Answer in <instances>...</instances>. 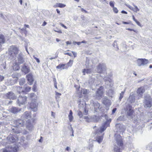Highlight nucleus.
<instances>
[{"instance_id":"obj_1","label":"nucleus","mask_w":152,"mask_h":152,"mask_svg":"<svg viewBox=\"0 0 152 152\" xmlns=\"http://www.w3.org/2000/svg\"><path fill=\"white\" fill-rule=\"evenodd\" d=\"M102 116L105 118L106 121L100 128V130L98 129L96 130V141L99 143H100L103 140V134H102V132L109 126L110 123L111 121V119L109 118L107 115L106 114H103Z\"/></svg>"},{"instance_id":"obj_2","label":"nucleus","mask_w":152,"mask_h":152,"mask_svg":"<svg viewBox=\"0 0 152 152\" xmlns=\"http://www.w3.org/2000/svg\"><path fill=\"white\" fill-rule=\"evenodd\" d=\"M31 118V114L30 112L26 111L22 115L21 120H23L25 122L24 120L26 121V128L29 130L31 131L33 128V124L34 120L33 119H30Z\"/></svg>"},{"instance_id":"obj_3","label":"nucleus","mask_w":152,"mask_h":152,"mask_svg":"<svg viewBox=\"0 0 152 152\" xmlns=\"http://www.w3.org/2000/svg\"><path fill=\"white\" fill-rule=\"evenodd\" d=\"M19 51L18 48L15 46H10L8 49L9 58L10 60L15 59Z\"/></svg>"},{"instance_id":"obj_4","label":"nucleus","mask_w":152,"mask_h":152,"mask_svg":"<svg viewBox=\"0 0 152 152\" xmlns=\"http://www.w3.org/2000/svg\"><path fill=\"white\" fill-rule=\"evenodd\" d=\"M14 128H12V130L15 133L18 134L20 133V131L17 128L23 126L24 125V121L19 119L14 121Z\"/></svg>"},{"instance_id":"obj_5","label":"nucleus","mask_w":152,"mask_h":152,"mask_svg":"<svg viewBox=\"0 0 152 152\" xmlns=\"http://www.w3.org/2000/svg\"><path fill=\"white\" fill-rule=\"evenodd\" d=\"M143 103L145 108L151 107L152 106V99L151 96L148 94H145Z\"/></svg>"},{"instance_id":"obj_6","label":"nucleus","mask_w":152,"mask_h":152,"mask_svg":"<svg viewBox=\"0 0 152 152\" xmlns=\"http://www.w3.org/2000/svg\"><path fill=\"white\" fill-rule=\"evenodd\" d=\"M19 150L18 146L13 144L12 145H9L7 146L5 149H3L0 151V152H17Z\"/></svg>"},{"instance_id":"obj_7","label":"nucleus","mask_w":152,"mask_h":152,"mask_svg":"<svg viewBox=\"0 0 152 152\" xmlns=\"http://www.w3.org/2000/svg\"><path fill=\"white\" fill-rule=\"evenodd\" d=\"M134 111L132 110L130 106H129L127 109V113L128 117L129 118L132 119L134 121H137L138 120L136 118L137 117L134 114Z\"/></svg>"},{"instance_id":"obj_8","label":"nucleus","mask_w":152,"mask_h":152,"mask_svg":"<svg viewBox=\"0 0 152 152\" xmlns=\"http://www.w3.org/2000/svg\"><path fill=\"white\" fill-rule=\"evenodd\" d=\"M145 91L144 88L143 87H141L139 88L137 90L136 96V99H139L142 97L143 96V94Z\"/></svg>"},{"instance_id":"obj_9","label":"nucleus","mask_w":152,"mask_h":152,"mask_svg":"<svg viewBox=\"0 0 152 152\" xmlns=\"http://www.w3.org/2000/svg\"><path fill=\"white\" fill-rule=\"evenodd\" d=\"M137 65L139 66H145L149 63V61L145 58H139L137 60Z\"/></svg>"},{"instance_id":"obj_10","label":"nucleus","mask_w":152,"mask_h":152,"mask_svg":"<svg viewBox=\"0 0 152 152\" xmlns=\"http://www.w3.org/2000/svg\"><path fill=\"white\" fill-rule=\"evenodd\" d=\"M27 99V97L24 96H20L18 97L17 103L19 106H20L21 104L23 105L25 104Z\"/></svg>"},{"instance_id":"obj_11","label":"nucleus","mask_w":152,"mask_h":152,"mask_svg":"<svg viewBox=\"0 0 152 152\" xmlns=\"http://www.w3.org/2000/svg\"><path fill=\"white\" fill-rule=\"evenodd\" d=\"M7 140L9 143H13L18 141V138L17 137H15L11 134L9 135L7 138Z\"/></svg>"},{"instance_id":"obj_12","label":"nucleus","mask_w":152,"mask_h":152,"mask_svg":"<svg viewBox=\"0 0 152 152\" xmlns=\"http://www.w3.org/2000/svg\"><path fill=\"white\" fill-rule=\"evenodd\" d=\"M103 87L101 86L96 91V98L98 99H101L102 96L103 92Z\"/></svg>"},{"instance_id":"obj_13","label":"nucleus","mask_w":152,"mask_h":152,"mask_svg":"<svg viewBox=\"0 0 152 152\" xmlns=\"http://www.w3.org/2000/svg\"><path fill=\"white\" fill-rule=\"evenodd\" d=\"M90 103L91 106H93L94 107L95 111H96L98 109H100L102 107L100 104L97 102H94L93 100H91L90 101Z\"/></svg>"},{"instance_id":"obj_14","label":"nucleus","mask_w":152,"mask_h":152,"mask_svg":"<svg viewBox=\"0 0 152 152\" xmlns=\"http://www.w3.org/2000/svg\"><path fill=\"white\" fill-rule=\"evenodd\" d=\"M106 70V66L104 64H99L96 68L97 72L99 73H102Z\"/></svg>"},{"instance_id":"obj_15","label":"nucleus","mask_w":152,"mask_h":152,"mask_svg":"<svg viewBox=\"0 0 152 152\" xmlns=\"http://www.w3.org/2000/svg\"><path fill=\"white\" fill-rule=\"evenodd\" d=\"M115 138L117 145L120 146H121L123 145L122 138L120 134H115Z\"/></svg>"},{"instance_id":"obj_16","label":"nucleus","mask_w":152,"mask_h":152,"mask_svg":"<svg viewBox=\"0 0 152 152\" xmlns=\"http://www.w3.org/2000/svg\"><path fill=\"white\" fill-rule=\"evenodd\" d=\"M115 127L117 129L116 132H117L123 133L125 130V126L122 124H116Z\"/></svg>"},{"instance_id":"obj_17","label":"nucleus","mask_w":152,"mask_h":152,"mask_svg":"<svg viewBox=\"0 0 152 152\" xmlns=\"http://www.w3.org/2000/svg\"><path fill=\"white\" fill-rule=\"evenodd\" d=\"M4 96L6 98L14 99L16 98L15 94L12 92L10 91L5 94Z\"/></svg>"},{"instance_id":"obj_18","label":"nucleus","mask_w":152,"mask_h":152,"mask_svg":"<svg viewBox=\"0 0 152 152\" xmlns=\"http://www.w3.org/2000/svg\"><path fill=\"white\" fill-rule=\"evenodd\" d=\"M24 56L22 53H20L17 57L18 63L19 64H23L24 62Z\"/></svg>"},{"instance_id":"obj_19","label":"nucleus","mask_w":152,"mask_h":152,"mask_svg":"<svg viewBox=\"0 0 152 152\" xmlns=\"http://www.w3.org/2000/svg\"><path fill=\"white\" fill-rule=\"evenodd\" d=\"M104 79L105 84L110 87H111L113 85V82L111 78L109 77H106L104 78Z\"/></svg>"},{"instance_id":"obj_20","label":"nucleus","mask_w":152,"mask_h":152,"mask_svg":"<svg viewBox=\"0 0 152 152\" xmlns=\"http://www.w3.org/2000/svg\"><path fill=\"white\" fill-rule=\"evenodd\" d=\"M37 106L35 101L31 102L30 104V107L32 110V111L36 112L37 110Z\"/></svg>"},{"instance_id":"obj_21","label":"nucleus","mask_w":152,"mask_h":152,"mask_svg":"<svg viewBox=\"0 0 152 152\" xmlns=\"http://www.w3.org/2000/svg\"><path fill=\"white\" fill-rule=\"evenodd\" d=\"M26 77L27 80L29 83V85H32L34 80L33 75L32 74L30 73L26 75Z\"/></svg>"},{"instance_id":"obj_22","label":"nucleus","mask_w":152,"mask_h":152,"mask_svg":"<svg viewBox=\"0 0 152 152\" xmlns=\"http://www.w3.org/2000/svg\"><path fill=\"white\" fill-rule=\"evenodd\" d=\"M6 40L4 36L0 34V49L1 48L2 45L5 43Z\"/></svg>"},{"instance_id":"obj_23","label":"nucleus","mask_w":152,"mask_h":152,"mask_svg":"<svg viewBox=\"0 0 152 152\" xmlns=\"http://www.w3.org/2000/svg\"><path fill=\"white\" fill-rule=\"evenodd\" d=\"M56 68L59 70H61L64 69H66L68 68V66L66 64H60L56 66Z\"/></svg>"},{"instance_id":"obj_24","label":"nucleus","mask_w":152,"mask_h":152,"mask_svg":"<svg viewBox=\"0 0 152 152\" xmlns=\"http://www.w3.org/2000/svg\"><path fill=\"white\" fill-rule=\"evenodd\" d=\"M102 103L106 106H110L111 104L110 101L108 99L107 97H104L103 99Z\"/></svg>"},{"instance_id":"obj_25","label":"nucleus","mask_w":152,"mask_h":152,"mask_svg":"<svg viewBox=\"0 0 152 152\" xmlns=\"http://www.w3.org/2000/svg\"><path fill=\"white\" fill-rule=\"evenodd\" d=\"M21 70L25 74L28 73L30 71V69L26 65H23L21 68Z\"/></svg>"},{"instance_id":"obj_26","label":"nucleus","mask_w":152,"mask_h":152,"mask_svg":"<svg viewBox=\"0 0 152 152\" xmlns=\"http://www.w3.org/2000/svg\"><path fill=\"white\" fill-rule=\"evenodd\" d=\"M10 112L13 113H16L20 111V109H18L15 107H12L9 109Z\"/></svg>"},{"instance_id":"obj_27","label":"nucleus","mask_w":152,"mask_h":152,"mask_svg":"<svg viewBox=\"0 0 152 152\" xmlns=\"http://www.w3.org/2000/svg\"><path fill=\"white\" fill-rule=\"evenodd\" d=\"M136 96H137L136 95V96H134L133 94H132V95H130L129 96L128 99V101L131 103L134 102L135 101V97L136 98Z\"/></svg>"},{"instance_id":"obj_28","label":"nucleus","mask_w":152,"mask_h":152,"mask_svg":"<svg viewBox=\"0 0 152 152\" xmlns=\"http://www.w3.org/2000/svg\"><path fill=\"white\" fill-rule=\"evenodd\" d=\"M89 84L91 86H93L96 84L97 85V84H96L95 80L94 78H91L89 80Z\"/></svg>"},{"instance_id":"obj_29","label":"nucleus","mask_w":152,"mask_h":152,"mask_svg":"<svg viewBox=\"0 0 152 152\" xmlns=\"http://www.w3.org/2000/svg\"><path fill=\"white\" fill-rule=\"evenodd\" d=\"M92 71V70L90 69H84L83 70L82 72L83 73V75H85L86 74V73L87 74L91 73Z\"/></svg>"},{"instance_id":"obj_30","label":"nucleus","mask_w":152,"mask_h":152,"mask_svg":"<svg viewBox=\"0 0 152 152\" xmlns=\"http://www.w3.org/2000/svg\"><path fill=\"white\" fill-rule=\"evenodd\" d=\"M66 5L60 3H57L54 6V7H60V8H64L66 7Z\"/></svg>"},{"instance_id":"obj_31","label":"nucleus","mask_w":152,"mask_h":152,"mask_svg":"<svg viewBox=\"0 0 152 152\" xmlns=\"http://www.w3.org/2000/svg\"><path fill=\"white\" fill-rule=\"evenodd\" d=\"M24 89V91L23 92H29L31 89V88L30 87L27 86L26 85H25L24 86V88H23Z\"/></svg>"},{"instance_id":"obj_32","label":"nucleus","mask_w":152,"mask_h":152,"mask_svg":"<svg viewBox=\"0 0 152 152\" xmlns=\"http://www.w3.org/2000/svg\"><path fill=\"white\" fill-rule=\"evenodd\" d=\"M69 121L71 122L73 119V117L72 116V110H70L69 111V114L68 115Z\"/></svg>"},{"instance_id":"obj_33","label":"nucleus","mask_w":152,"mask_h":152,"mask_svg":"<svg viewBox=\"0 0 152 152\" xmlns=\"http://www.w3.org/2000/svg\"><path fill=\"white\" fill-rule=\"evenodd\" d=\"M13 69L15 71L18 70L20 69V67L19 66L18 64L17 63L13 64Z\"/></svg>"},{"instance_id":"obj_34","label":"nucleus","mask_w":152,"mask_h":152,"mask_svg":"<svg viewBox=\"0 0 152 152\" xmlns=\"http://www.w3.org/2000/svg\"><path fill=\"white\" fill-rule=\"evenodd\" d=\"M16 91L18 92L19 94H20L22 92H23L24 89L22 87H18L17 88Z\"/></svg>"},{"instance_id":"obj_35","label":"nucleus","mask_w":152,"mask_h":152,"mask_svg":"<svg viewBox=\"0 0 152 152\" xmlns=\"http://www.w3.org/2000/svg\"><path fill=\"white\" fill-rule=\"evenodd\" d=\"M19 84L20 85H23L25 83V79L24 78H21L19 81Z\"/></svg>"},{"instance_id":"obj_36","label":"nucleus","mask_w":152,"mask_h":152,"mask_svg":"<svg viewBox=\"0 0 152 152\" xmlns=\"http://www.w3.org/2000/svg\"><path fill=\"white\" fill-rule=\"evenodd\" d=\"M133 5L135 7L134 8L133 7L132 9V10L136 12H137V11H139V9L134 4H133Z\"/></svg>"},{"instance_id":"obj_37","label":"nucleus","mask_w":152,"mask_h":152,"mask_svg":"<svg viewBox=\"0 0 152 152\" xmlns=\"http://www.w3.org/2000/svg\"><path fill=\"white\" fill-rule=\"evenodd\" d=\"M114 150L115 151L117 152H121V148L120 147L115 146L114 148Z\"/></svg>"},{"instance_id":"obj_38","label":"nucleus","mask_w":152,"mask_h":152,"mask_svg":"<svg viewBox=\"0 0 152 152\" xmlns=\"http://www.w3.org/2000/svg\"><path fill=\"white\" fill-rule=\"evenodd\" d=\"M125 92V91H122L120 94V96L119 97V100L121 101V99L123 98L124 95V94Z\"/></svg>"},{"instance_id":"obj_39","label":"nucleus","mask_w":152,"mask_h":152,"mask_svg":"<svg viewBox=\"0 0 152 152\" xmlns=\"http://www.w3.org/2000/svg\"><path fill=\"white\" fill-rule=\"evenodd\" d=\"M73 60H70L69 62L67 64H66L68 66V68L69 66H71L72 65L73 62Z\"/></svg>"},{"instance_id":"obj_40","label":"nucleus","mask_w":152,"mask_h":152,"mask_svg":"<svg viewBox=\"0 0 152 152\" xmlns=\"http://www.w3.org/2000/svg\"><path fill=\"white\" fill-rule=\"evenodd\" d=\"M89 92V91L86 89H84L82 91L83 93L85 94H87Z\"/></svg>"},{"instance_id":"obj_41","label":"nucleus","mask_w":152,"mask_h":152,"mask_svg":"<svg viewBox=\"0 0 152 152\" xmlns=\"http://www.w3.org/2000/svg\"><path fill=\"white\" fill-rule=\"evenodd\" d=\"M124 116H121L118 118L117 120L119 121H122L124 120Z\"/></svg>"},{"instance_id":"obj_42","label":"nucleus","mask_w":152,"mask_h":152,"mask_svg":"<svg viewBox=\"0 0 152 152\" xmlns=\"http://www.w3.org/2000/svg\"><path fill=\"white\" fill-rule=\"evenodd\" d=\"M113 10L114 12L115 13H117L118 12V10L116 7H114L113 8Z\"/></svg>"},{"instance_id":"obj_43","label":"nucleus","mask_w":152,"mask_h":152,"mask_svg":"<svg viewBox=\"0 0 152 152\" xmlns=\"http://www.w3.org/2000/svg\"><path fill=\"white\" fill-rule=\"evenodd\" d=\"M110 5L113 8L114 7V2L112 1H110Z\"/></svg>"},{"instance_id":"obj_44","label":"nucleus","mask_w":152,"mask_h":152,"mask_svg":"<svg viewBox=\"0 0 152 152\" xmlns=\"http://www.w3.org/2000/svg\"><path fill=\"white\" fill-rule=\"evenodd\" d=\"M78 115L80 117V118H81L83 116V114H82V113L80 110L79 111L78 113Z\"/></svg>"},{"instance_id":"obj_45","label":"nucleus","mask_w":152,"mask_h":152,"mask_svg":"<svg viewBox=\"0 0 152 152\" xmlns=\"http://www.w3.org/2000/svg\"><path fill=\"white\" fill-rule=\"evenodd\" d=\"M88 111L86 110V108L85 107L84 111L83 112V114L85 115H86L88 113Z\"/></svg>"},{"instance_id":"obj_46","label":"nucleus","mask_w":152,"mask_h":152,"mask_svg":"<svg viewBox=\"0 0 152 152\" xmlns=\"http://www.w3.org/2000/svg\"><path fill=\"white\" fill-rule=\"evenodd\" d=\"M56 95L57 96H56V99H57V98H59L57 96H61V94L58 93V92L56 91Z\"/></svg>"},{"instance_id":"obj_47","label":"nucleus","mask_w":152,"mask_h":152,"mask_svg":"<svg viewBox=\"0 0 152 152\" xmlns=\"http://www.w3.org/2000/svg\"><path fill=\"white\" fill-rule=\"evenodd\" d=\"M37 86L35 84H34L33 86V88L32 89L33 91H36Z\"/></svg>"},{"instance_id":"obj_48","label":"nucleus","mask_w":152,"mask_h":152,"mask_svg":"<svg viewBox=\"0 0 152 152\" xmlns=\"http://www.w3.org/2000/svg\"><path fill=\"white\" fill-rule=\"evenodd\" d=\"M93 147V145L92 143H90L88 147V148L89 149H91Z\"/></svg>"},{"instance_id":"obj_49","label":"nucleus","mask_w":152,"mask_h":152,"mask_svg":"<svg viewBox=\"0 0 152 152\" xmlns=\"http://www.w3.org/2000/svg\"><path fill=\"white\" fill-rule=\"evenodd\" d=\"M100 1L103 4L106 3L108 4V2L106 0H100Z\"/></svg>"},{"instance_id":"obj_50","label":"nucleus","mask_w":152,"mask_h":152,"mask_svg":"<svg viewBox=\"0 0 152 152\" xmlns=\"http://www.w3.org/2000/svg\"><path fill=\"white\" fill-rule=\"evenodd\" d=\"M126 6L127 7H128L129 8L130 10H132V9L133 7L130 6V5L126 4H125Z\"/></svg>"},{"instance_id":"obj_51","label":"nucleus","mask_w":152,"mask_h":152,"mask_svg":"<svg viewBox=\"0 0 152 152\" xmlns=\"http://www.w3.org/2000/svg\"><path fill=\"white\" fill-rule=\"evenodd\" d=\"M116 109H117L116 108H115L113 109V110H112V114H113L115 113V111L116 110Z\"/></svg>"},{"instance_id":"obj_52","label":"nucleus","mask_w":152,"mask_h":152,"mask_svg":"<svg viewBox=\"0 0 152 152\" xmlns=\"http://www.w3.org/2000/svg\"><path fill=\"white\" fill-rule=\"evenodd\" d=\"M34 58L36 60V61L38 63H39L40 62L39 59L37 58V57H35L34 56H33Z\"/></svg>"},{"instance_id":"obj_53","label":"nucleus","mask_w":152,"mask_h":152,"mask_svg":"<svg viewBox=\"0 0 152 152\" xmlns=\"http://www.w3.org/2000/svg\"><path fill=\"white\" fill-rule=\"evenodd\" d=\"M35 96H36L35 94L34 93H31L30 94V96L31 98Z\"/></svg>"},{"instance_id":"obj_54","label":"nucleus","mask_w":152,"mask_h":152,"mask_svg":"<svg viewBox=\"0 0 152 152\" xmlns=\"http://www.w3.org/2000/svg\"><path fill=\"white\" fill-rule=\"evenodd\" d=\"M72 53H73L74 57H76L77 56V53H76V52H74V51H72Z\"/></svg>"},{"instance_id":"obj_55","label":"nucleus","mask_w":152,"mask_h":152,"mask_svg":"<svg viewBox=\"0 0 152 152\" xmlns=\"http://www.w3.org/2000/svg\"><path fill=\"white\" fill-rule=\"evenodd\" d=\"M135 22L136 23L137 25H138L139 26H141V24L140 23L139 21H138L137 20Z\"/></svg>"},{"instance_id":"obj_56","label":"nucleus","mask_w":152,"mask_h":152,"mask_svg":"<svg viewBox=\"0 0 152 152\" xmlns=\"http://www.w3.org/2000/svg\"><path fill=\"white\" fill-rule=\"evenodd\" d=\"M135 22L136 23L137 25H138L139 26H141V24L140 23L139 21H138L137 20Z\"/></svg>"},{"instance_id":"obj_57","label":"nucleus","mask_w":152,"mask_h":152,"mask_svg":"<svg viewBox=\"0 0 152 152\" xmlns=\"http://www.w3.org/2000/svg\"><path fill=\"white\" fill-rule=\"evenodd\" d=\"M4 79V77L0 75V81H2Z\"/></svg>"},{"instance_id":"obj_58","label":"nucleus","mask_w":152,"mask_h":152,"mask_svg":"<svg viewBox=\"0 0 152 152\" xmlns=\"http://www.w3.org/2000/svg\"><path fill=\"white\" fill-rule=\"evenodd\" d=\"M64 54L67 55L71 56H72V55L71 53H64Z\"/></svg>"},{"instance_id":"obj_59","label":"nucleus","mask_w":152,"mask_h":152,"mask_svg":"<svg viewBox=\"0 0 152 152\" xmlns=\"http://www.w3.org/2000/svg\"><path fill=\"white\" fill-rule=\"evenodd\" d=\"M60 24H61V25L62 27H64V28H65L66 29H67V27L66 26H65L64 24H62V23H61Z\"/></svg>"},{"instance_id":"obj_60","label":"nucleus","mask_w":152,"mask_h":152,"mask_svg":"<svg viewBox=\"0 0 152 152\" xmlns=\"http://www.w3.org/2000/svg\"><path fill=\"white\" fill-rule=\"evenodd\" d=\"M53 81L54 83V84H57L56 81V79L55 78H53Z\"/></svg>"},{"instance_id":"obj_61","label":"nucleus","mask_w":152,"mask_h":152,"mask_svg":"<svg viewBox=\"0 0 152 152\" xmlns=\"http://www.w3.org/2000/svg\"><path fill=\"white\" fill-rule=\"evenodd\" d=\"M126 29L127 30H129V31H134V30L133 29H132L128 28H126Z\"/></svg>"},{"instance_id":"obj_62","label":"nucleus","mask_w":152,"mask_h":152,"mask_svg":"<svg viewBox=\"0 0 152 152\" xmlns=\"http://www.w3.org/2000/svg\"><path fill=\"white\" fill-rule=\"evenodd\" d=\"M121 12L122 13H124V14H127V13L124 10L122 11Z\"/></svg>"},{"instance_id":"obj_63","label":"nucleus","mask_w":152,"mask_h":152,"mask_svg":"<svg viewBox=\"0 0 152 152\" xmlns=\"http://www.w3.org/2000/svg\"><path fill=\"white\" fill-rule=\"evenodd\" d=\"M56 11L58 13L59 15H60V11L58 10V9H56Z\"/></svg>"},{"instance_id":"obj_64","label":"nucleus","mask_w":152,"mask_h":152,"mask_svg":"<svg viewBox=\"0 0 152 152\" xmlns=\"http://www.w3.org/2000/svg\"><path fill=\"white\" fill-rule=\"evenodd\" d=\"M51 115L54 118L55 117V114L53 112H51Z\"/></svg>"}]
</instances>
